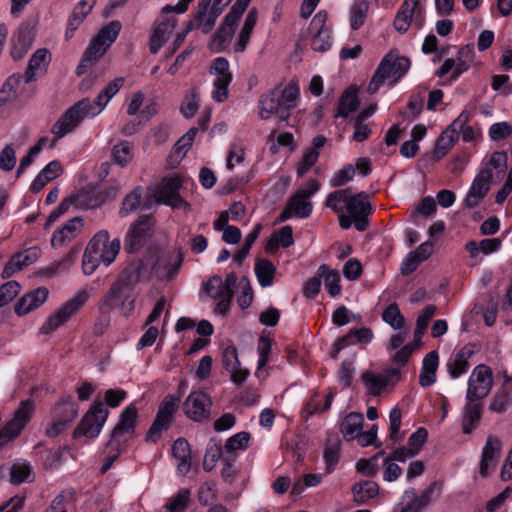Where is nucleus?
<instances>
[{
	"label": "nucleus",
	"mask_w": 512,
	"mask_h": 512,
	"mask_svg": "<svg viewBox=\"0 0 512 512\" xmlns=\"http://www.w3.org/2000/svg\"><path fill=\"white\" fill-rule=\"evenodd\" d=\"M250 433L242 431L229 437L225 443V449L229 452L244 450L248 446Z\"/></svg>",
	"instance_id": "obj_56"
},
{
	"label": "nucleus",
	"mask_w": 512,
	"mask_h": 512,
	"mask_svg": "<svg viewBox=\"0 0 512 512\" xmlns=\"http://www.w3.org/2000/svg\"><path fill=\"white\" fill-rule=\"evenodd\" d=\"M502 450L501 440L494 436L489 435L487 437L486 444L482 450V456L480 461V475L482 477L489 476V468H495L500 458Z\"/></svg>",
	"instance_id": "obj_20"
},
{
	"label": "nucleus",
	"mask_w": 512,
	"mask_h": 512,
	"mask_svg": "<svg viewBox=\"0 0 512 512\" xmlns=\"http://www.w3.org/2000/svg\"><path fill=\"white\" fill-rule=\"evenodd\" d=\"M353 500L357 504H364L379 493V486L376 482L365 480L355 483L352 486Z\"/></svg>",
	"instance_id": "obj_34"
},
{
	"label": "nucleus",
	"mask_w": 512,
	"mask_h": 512,
	"mask_svg": "<svg viewBox=\"0 0 512 512\" xmlns=\"http://www.w3.org/2000/svg\"><path fill=\"white\" fill-rule=\"evenodd\" d=\"M182 263L183 253L181 250H179L178 255L174 261H172L171 257L158 258L152 267V271L160 280H171L178 273Z\"/></svg>",
	"instance_id": "obj_23"
},
{
	"label": "nucleus",
	"mask_w": 512,
	"mask_h": 512,
	"mask_svg": "<svg viewBox=\"0 0 512 512\" xmlns=\"http://www.w3.org/2000/svg\"><path fill=\"white\" fill-rule=\"evenodd\" d=\"M438 362L439 357L436 351H431L424 357L419 376V383L422 387H428L435 383Z\"/></svg>",
	"instance_id": "obj_30"
},
{
	"label": "nucleus",
	"mask_w": 512,
	"mask_h": 512,
	"mask_svg": "<svg viewBox=\"0 0 512 512\" xmlns=\"http://www.w3.org/2000/svg\"><path fill=\"white\" fill-rule=\"evenodd\" d=\"M362 381L370 395L378 396L388 384V377L381 374H374L372 371H365L361 375Z\"/></svg>",
	"instance_id": "obj_43"
},
{
	"label": "nucleus",
	"mask_w": 512,
	"mask_h": 512,
	"mask_svg": "<svg viewBox=\"0 0 512 512\" xmlns=\"http://www.w3.org/2000/svg\"><path fill=\"white\" fill-rule=\"evenodd\" d=\"M34 411V400L27 399L20 403V406L14 412L13 418L0 431V446L6 445L21 433L30 421Z\"/></svg>",
	"instance_id": "obj_5"
},
{
	"label": "nucleus",
	"mask_w": 512,
	"mask_h": 512,
	"mask_svg": "<svg viewBox=\"0 0 512 512\" xmlns=\"http://www.w3.org/2000/svg\"><path fill=\"white\" fill-rule=\"evenodd\" d=\"M101 42L96 36L92 39L84 52L85 60H90V62L94 63L104 55L108 48H105Z\"/></svg>",
	"instance_id": "obj_64"
},
{
	"label": "nucleus",
	"mask_w": 512,
	"mask_h": 512,
	"mask_svg": "<svg viewBox=\"0 0 512 512\" xmlns=\"http://www.w3.org/2000/svg\"><path fill=\"white\" fill-rule=\"evenodd\" d=\"M414 13H417V15L421 14L419 0H404L394 19V28L399 33H405L411 25ZM414 23L418 28H421L423 24V19H418V16H416Z\"/></svg>",
	"instance_id": "obj_17"
},
{
	"label": "nucleus",
	"mask_w": 512,
	"mask_h": 512,
	"mask_svg": "<svg viewBox=\"0 0 512 512\" xmlns=\"http://www.w3.org/2000/svg\"><path fill=\"white\" fill-rule=\"evenodd\" d=\"M492 384L491 369L484 364L476 366L468 380L466 400L482 401L490 393Z\"/></svg>",
	"instance_id": "obj_9"
},
{
	"label": "nucleus",
	"mask_w": 512,
	"mask_h": 512,
	"mask_svg": "<svg viewBox=\"0 0 512 512\" xmlns=\"http://www.w3.org/2000/svg\"><path fill=\"white\" fill-rule=\"evenodd\" d=\"M141 200L142 188L138 186L125 196L119 214L124 217L134 212L140 206Z\"/></svg>",
	"instance_id": "obj_47"
},
{
	"label": "nucleus",
	"mask_w": 512,
	"mask_h": 512,
	"mask_svg": "<svg viewBox=\"0 0 512 512\" xmlns=\"http://www.w3.org/2000/svg\"><path fill=\"white\" fill-rule=\"evenodd\" d=\"M346 212L353 218L355 228L360 232L365 231L369 227L368 217L372 213L368 194L360 192L352 195L351 193L346 203Z\"/></svg>",
	"instance_id": "obj_12"
},
{
	"label": "nucleus",
	"mask_w": 512,
	"mask_h": 512,
	"mask_svg": "<svg viewBox=\"0 0 512 512\" xmlns=\"http://www.w3.org/2000/svg\"><path fill=\"white\" fill-rule=\"evenodd\" d=\"M146 270L147 266L142 259H134L121 271L116 281L133 290Z\"/></svg>",
	"instance_id": "obj_24"
},
{
	"label": "nucleus",
	"mask_w": 512,
	"mask_h": 512,
	"mask_svg": "<svg viewBox=\"0 0 512 512\" xmlns=\"http://www.w3.org/2000/svg\"><path fill=\"white\" fill-rule=\"evenodd\" d=\"M492 178L490 168H484L476 175L464 201L466 208H474L480 203L489 191Z\"/></svg>",
	"instance_id": "obj_16"
},
{
	"label": "nucleus",
	"mask_w": 512,
	"mask_h": 512,
	"mask_svg": "<svg viewBox=\"0 0 512 512\" xmlns=\"http://www.w3.org/2000/svg\"><path fill=\"white\" fill-rule=\"evenodd\" d=\"M89 251L102 259L106 266H109L116 258L120 250V240L118 238L109 240V233L105 230L96 233L89 241Z\"/></svg>",
	"instance_id": "obj_13"
},
{
	"label": "nucleus",
	"mask_w": 512,
	"mask_h": 512,
	"mask_svg": "<svg viewBox=\"0 0 512 512\" xmlns=\"http://www.w3.org/2000/svg\"><path fill=\"white\" fill-rule=\"evenodd\" d=\"M222 364L224 369L230 373L232 382L237 386H241L249 376L248 369H241L239 367L240 362L235 345H229L224 349L222 354Z\"/></svg>",
	"instance_id": "obj_19"
},
{
	"label": "nucleus",
	"mask_w": 512,
	"mask_h": 512,
	"mask_svg": "<svg viewBox=\"0 0 512 512\" xmlns=\"http://www.w3.org/2000/svg\"><path fill=\"white\" fill-rule=\"evenodd\" d=\"M359 106L358 90L355 87H349L340 97L338 111L335 117H347Z\"/></svg>",
	"instance_id": "obj_36"
},
{
	"label": "nucleus",
	"mask_w": 512,
	"mask_h": 512,
	"mask_svg": "<svg viewBox=\"0 0 512 512\" xmlns=\"http://www.w3.org/2000/svg\"><path fill=\"white\" fill-rule=\"evenodd\" d=\"M352 193L351 188L340 189L331 192L325 201V206L330 208L333 212L338 213L343 210V203H347L349 195Z\"/></svg>",
	"instance_id": "obj_48"
},
{
	"label": "nucleus",
	"mask_w": 512,
	"mask_h": 512,
	"mask_svg": "<svg viewBox=\"0 0 512 512\" xmlns=\"http://www.w3.org/2000/svg\"><path fill=\"white\" fill-rule=\"evenodd\" d=\"M107 103L105 95L100 92L94 101L85 98L68 108L51 128V133L55 135L51 147L55 145L58 139L64 137L79 126L86 117L99 114Z\"/></svg>",
	"instance_id": "obj_1"
},
{
	"label": "nucleus",
	"mask_w": 512,
	"mask_h": 512,
	"mask_svg": "<svg viewBox=\"0 0 512 512\" xmlns=\"http://www.w3.org/2000/svg\"><path fill=\"white\" fill-rule=\"evenodd\" d=\"M369 12V3L366 0L356 1L351 8L350 25L353 30H358L365 23Z\"/></svg>",
	"instance_id": "obj_45"
},
{
	"label": "nucleus",
	"mask_w": 512,
	"mask_h": 512,
	"mask_svg": "<svg viewBox=\"0 0 512 512\" xmlns=\"http://www.w3.org/2000/svg\"><path fill=\"white\" fill-rule=\"evenodd\" d=\"M121 27L122 26L119 21H111L98 32L96 37L102 41L101 43L105 46V48H109L111 44L117 39Z\"/></svg>",
	"instance_id": "obj_49"
},
{
	"label": "nucleus",
	"mask_w": 512,
	"mask_h": 512,
	"mask_svg": "<svg viewBox=\"0 0 512 512\" xmlns=\"http://www.w3.org/2000/svg\"><path fill=\"white\" fill-rule=\"evenodd\" d=\"M180 187L181 179L179 177L164 178L156 189V202L169 205L173 209L183 206L184 210L188 212L190 210V204L180 196Z\"/></svg>",
	"instance_id": "obj_11"
},
{
	"label": "nucleus",
	"mask_w": 512,
	"mask_h": 512,
	"mask_svg": "<svg viewBox=\"0 0 512 512\" xmlns=\"http://www.w3.org/2000/svg\"><path fill=\"white\" fill-rule=\"evenodd\" d=\"M318 274L320 276V279L324 278V285L328 290V293L335 297L337 296L341 291L340 286V274L337 270H330L327 265L322 264L318 268Z\"/></svg>",
	"instance_id": "obj_42"
},
{
	"label": "nucleus",
	"mask_w": 512,
	"mask_h": 512,
	"mask_svg": "<svg viewBox=\"0 0 512 512\" xmlns=\"http://www.w3.org/2000/svg\"><path fill=\"white\" fill-rule=\"evenodd\" d=\"M483 404L481 401L467 400L463 408L462 431L464 434H470L476 428L481 420Z\"/></svg>",
	"instance_id": "obj_28"
},
{
	"label": "nucleus",
	"mask_w": 512,
	"mask_h": 512,
	"mask_svg": "<svg viewBox=\"0 0 512 512\" xmlns=\"http://www.w3.org/2000/svg\"><path fill=\"white\" fill-rule=\"evenodd\" d=\"M54 415L63 419L66 423H72L78 415V405L72 396L63 397L54 408Z\"/></svg>",
	"instance_id": "obj_38"
},
{
	"label": "nucleus",
	"mask_w": 512,
	"mask_h": 512,
	"mask_svg": "<svg viewBox=\"0 0 512 512\" xmlns=\"http://www.w3.org/2000/svg\"><path fill=\"white\" fill-rule=\"evenodd\" d=\"M176 26L175 18H164L161 21H156L154 24V31L149 41V49L152 54L158 53Z\"/></svg>",
	"instance_id": "obj_22"
},
{
	"label": "nucleus",
	"mask_w": 512,
	"mask_h": 512,
	"mask_svg": "<svg viewBox=\"0 0 512 512\" xmlns=\"http://www.w3.org/2000/svg\"><path fill=\"white\" fill-rule=\"evenodd\" d=\"M74 196L76 206L81 209H94L105 202L102 192L96 189H80Z\"/></svg>",
	"instance_id": "obj_33"
},
{
	"label": "nucleus",
	"mask_w": 512,
	"mask_h": 512,
	"mask_svg": "<svg viewBox=\"0 0 512 512\" xmlns=\"http://www.w3.org/2000/svg\"><path fill=\"white\" fill-rule=\"evenodd\" d=\"M222 456V446L219 443L210 444L205 452L203 459V469L207 472L211 471L217 461Z\"/></svg>",
	"instance_id": "obj_54"
},
{
	"label": "nucleus",
	"mask_w": 512,
	"mask_h": 512,
	"mask_svg": "<svg viewBox=\"0 0 512 512\" xmlns=\"http://www.w3.org/2000/svg\"><path fill=\"white\" fill-rule=\"evenodd\" d=\"M20 292V285L16 281H8L0 286V308L11 302Z\"/></svg>",
	"instance_id": "obj_57"
},
{
	"label": "nucleus",
	"mask_w": 512,
	"mask_h": 512,
	"mask_svg": "<svg viewBox=\"0 0 512 512\" xmlns=\"http://www.w3.org/2000/svg\"><path fill=\"white\" fill-rule=\"evenodd\" d=\"M410 60L406 56H399L393 52L386 54L379 63L367 87L369 94H375L386 80L391 79L393 86L409 70Z\"/></svg>",
	"instance_id": "obj_3"
},
{
	"label": "nucleus",
	"mask_w": 512,
	"mask_h": 512,
	"mask_svg": "<svg viewBox=\"0 0 512 512\" xmlns=\"http://www.w3.org/2000/svg\"><path fill=\"white\" fill-rule=\"evenodd\" d=\"M178 402L179 398L173 395L166 396L161 402L157 415L146 434L145 440L147 442L156 443L161 438L162 432L168 430L177 410Z\"/></svg>",
	"instance_id": "obj_6"
},
{
	"label": "nucleus",
	"mask_w": 512,
	"mask_h": 512,
	"mask_svg": "<svg viewBox=\"0 0 512 512\" xmlns=\"http://www.w3.org/2000/svg\"><path fill=\"white\" fill-rule=\"evenodd\" d=\"M211 406L210 397L202 391H196L186 398L183 403V410L191 420L202 422L209 420Z\"/></svg>",
	"instance_id": "obj_14"
},
{
	"label": "nucleus",
	"mask_w": 512,
	"mask_h": 512,
	"mask_svg": "<svg viewBox=\"0 0 512 512\" xmlns=\"http://www.w3.org/2000/svg\"><path fill=\"white\" fill-rule=\"evenodd\" d=\"M152 225L153 222L150 215H141L138 217L126 236L125 250L128 253H135L144 246L148 231Z\"/></svg>",
	"instance_id": "obj_15"
},
{
	"label": "nucleus",
	"mask_w": 512,
	"mask_h": 512,
	"mask_svg": "<svg viewBox=\"0 0 512 512\" xmlns=\"http://www.w3.org/2000/svg\"><path fill=\"white\" fill-rule=\"evenodd\" d=\"M241 294L237 298L238 305L241 309L248 308L253 300V290L248 277L243 276L240 279Z\"/></svg>",
	"instance_id": "obj_59"
},
{
	"label": "nucleus",
	"mask_w": 512,
	"mask_h": 512,
	"mask_svg": "<svg viewBox=\"0 0 512 512\" xmlns=\"http://www.w3.org/2000/svg\"><path fill=\"white\" fill-rule=\"evenodd\" d=\"M331 46L329 32L323 28V26L318 30L317 34H315L311 39V47L314 51L317 52H325Z\"/></svg>",
	"instance_id": "obj_62"
},
{
	"label": "nucleus",
	"mask_w": 512,
	"mask_h": 512,
	"mask_svg": "<svg viewBox=\"0 0 512 512\" xmlns=\"http://www.w3.org/2000/svg\"><path fill=\"white\" fill-rule=\"evenodd\" d=\"M257 10L255 8L251 9L244 21L243 27L240 31L239 38L237 43L235 44V52H243L247 44L249 43L250 36L257 22Z\"/></svg>",
	"instance_id": "obj_37"
},
{
	"label": "nucleus",
	"mask_w": 512,
	"mask_h": 512,
	"mask_svg": "<svg viewBox=\"0 0 512 512\" xmlns=\"http://www.w3.org/2000/svg\"><path fill=\"white\" fill-rule=\"evenodd\" d=\"M313 148L307 150L301 162L297 166V175L303 176L318 160L319 152L317 149L324 146L326 143V137L318 135L313 139Z\"/></svg>",
	"instance_id": "obj_31"
},
{
	"label": "nucleus",
	"mask_w": 512,
	"mask_h": 512,
	"mask_svg": "<svg viewBox=\"0 0 512 512\" xmlns=\"http://www.w3.org/2000/svg\"><path fill=\"white\" fill-rule=\"evenodd\" d=\"M312 210V202L296 192L288 199L277 221L284 222L293 216L297 218H307L311 215Z\"/></svg>",
	"instance_id": "obj_18"
},
{
	"label": "nucleus",
	"mask_w": 512,
	"mask_h": 512,
	"mask_svg": "<svg viewBox=\"0 0 512 512\" xmlns=\"http://www.w3.org/2000/svg\"><path fill=\"white\" fill-rule=\"evenodd\" d=\"M34 473L32 466L27 461H18L14 463L10 470V482L12 484H21L23 482H32Z\"/></svg>",
	"instance_id": "obj_41"
},
{
	"label": "nucleus",
	"mask_w": 512,
	"mask_h": 512,
	"mask_svg": "<svg viewBox=\"0 0 512 512\" xmlns=\"http://www.w3.org/2000/svg\"><path fill=\"white\" fill-rule=\"evenodd\" d=\"M298 96L299 88L295 83H289L284 88H273L259 98L260 118L267 120L276 115L280 122L287 121L290 118V110L297 104Z\"/></svg>",
	"instance_id": "obj_2"
},
{
	"label": "nucleus",
	"mask_w": 512,
	"mask_h": 512,
	"mask_svg": "<svg viewBox=\"0 0 512 512\" xmlns=\"http://www.w3.org/2000/svg\"><path fill=\"white\" fill-rule=\"evenodd\" d=\"M237 22V20L231 22L228 20V15L225 16L223 23L213 35L212 42L210 43L212 51L221 52L227 47L232 39Z\"/></svg>",
	"instance_id": "obj_27"
},
{
	"label": "nucleus",
	"mask_w": 512,
	"mask_h": 512,
	"mask_svg": "<svg viewBox=\"0 0 512 512\" xmlns=\"http://www.w3.org/2000/svg\"><path fill=\"white\" fill-rule=\"evenodd\" d=\"M48 294L49 291L46 287H38L26 293L15 304V313L18 316H23L37 309L47 300Z\"/></svg>",
	"instance_id": "obj_21"
},
{
	"label": "nucleus",
	"mask_w": 512,
	"mask_h": 512,
	"mask_svg": "<svg viewBox=\"0 0 512 512\" xmlns=\"http://www.w3.org/2000/svg\"><path fill=\"white\" fill-rule=\"evenodd\" d=\"M172 456L178 461L177 471L186 475L191 469L192 457L189 442L185 438H178L172 445Z\"/></svg>",
	"instance_id": "obj_25"
},
{
	"label": "nucleus",
	"mask_w": 512,
	"mask_h": 512,
	"mask_svg": "<svg viewBox=\"0 0 512 512\" xmlns=\"http://www.w3.org/2000/svg\"><path fill=\"white\" fill-rule=\"evenodd\" d=\"M209 73L215 78L213 80L214 90L212 98L218 103L228 98V87L232 82V73L229 71V62L224 57H217L209 67Z\"/></svg>",
	"instance_id": "obj_10"
},
{
	"label": "nucleus",
	"mask_w": 512,
	"mask_h": 512,
	"mask_svg": "<svg viewBox=\"0 0 512 512\" xmlns=\"http://www.w3.org/2000/svg\"><path fill=\"white\" fill-rule=\"evenodd\" d=\"M382 319L394 329H401L405 324V318L396 303L390 304L383 311Z\"/></svg>",
	"instance_id": "obj_50"
},
{
	"label": "nucleus",
	"mask_w": 512,
	"mask_h": 512,
	"mask_svg": "<svg viewBox=\"0 0 512 512\" xmlns=\"http://www.w3.org/2000/svg\"><path fill=\"white\" fill-rule=\"evenodd\" d=\"M204 290L211 298H219L228 292L223 288V281L220 276L214 275L204 284Z\"/></svg>",
	"instance_id": "obj_61"
},
{
	"label": "nucleus",
	"mask_w": 512,
	"mask_h": 512,
	"mask_svg": "<svg viewBox=\"0 0 512 512\" xmlns=\"http://www.w3.org/2000/svg\"><path fill=\"white\" fill-rule=\"evenodd\" d=\"M456 142L457 136L450 135L449 131H444L436 141L433 158L435 160L442 159Z\"/></svg>",
	"instance_id": "obj_46"
},
{
	"label": "nucleus",
	"mask_w": 512,
	"mask_h": 512,
	"mask_svg": "<svg viewBox=\"0 0 512 512\" xmlns=\"http://www.w3.org/2000/svg\"><path fill=\"white\" fill-rule=\"evenodd\" d=\"M132 291L128 287L115 281L109 292L100 300L99 309L102 314H108L112 309L119 308L125 314L134 309V297Z\"/></svg>",
	"instance_id": "obj_7"
},
{
	"label": "nucleus",
	"mask_w": 512,
	"mask_h": 512,
	"mask_svg": "<svg viewBox=\"0 0 512 512\" xmlns=\"http://www.w3.org/2000/svg\"><path fill=\"white\" fill-rule=\"evenodd\" d=\"M88 297L89 295L86 291H81L72 299L66 301L47 318L45 323L41 326L40 332L43 334H51L65 324L87 302Z\"/></svg>",
	"instance_id": "obj_4"
},
{
	"label": "nucleus",
	"mask_w": 512,
	"mask_h": 512,
	"mask_svg": "<svg viewBox=\"0 0 512 512\" xmlns=\"http://www.w3.org/2000/svg\"><path fill=\"white\" fill-rule=\"evenodd\" d=\"M471 65L472 64H470L468 60H463L459 57H456L455 59L447 58L436 71L435 75L441 78L448 72H450L453 69V67H458L459 69L465 72L470 68Z\"/></svg>",
	"instance_id": "obj_55"
},
{
	"label": "nucleus",
	"mask_w": 512,
	"mask_h": 512,
	"mask_svg": "<svg viewBox=\"0 0 512 512\" xmlns=\"http://www.w3.org/2000/svg\"><path fill=\"white\" fill-rule=\"evenodd\" d=\"M96 0H81L73 9L67 22V29L65 32L66 40L73 37L74 32L79 25L84 21L86 16L91 12Z\"/></svg>",
	"instance_id": "obj_26"
},
{
	"label": "nucleus",
	"mask_w": 512,
	"mask_h": 512,
	"mask_svg": "<svg viewBox=\"0 0 512 512\" xmlns=\"http://www.w3.org/2000/svg\"><path fill=\"white\" fill-rule=\"evenodd\" d=\"M231 1L232 0H214L208 13L207 19L205 20L204 34L209 33L213 29L216 19L221 15L224 8Z\"/></svg>",
	"instance_id": "obj_52"
},
{
	"label": "nucleus",
	"mask_w": 512,
	"mask_h": 512,
	"mask_svg": "<svg viewBox=\"0 0 512 512\" xmlns=\"http://www.w3.org/2000/svg\"><path fill=\"white\" fill-rule=\"evenodd\" d=\"M428 438V432L425 428L420 427L414 433H412L408 439L409 445V456L413 457L419 453L422 446L425 444Z\"/></svg>",
	"instance_id": "obj_53"
},
{
	"label": "nucleus",
	"mask_w": 512,
	"mask_h": 512,
	"mask_svg": "<svg viewBox=\"0 0 512 512\" xmlns=\"http://www.w3.org/2000/svg\"><path fill=\"white\" fill-rule=\"evenodd\" d=\"M190 491L186 488L180 489L165 505L169 512H182L189 504Z\"/></svg>",
	"instance_id": "obj_51"
},
{
	"label": "nucleus",
	"mask_w": 512,
	"mask_h": 512,
	"mask_svg": "<svg viewBox=\"0 0 512 512\" xmlns=\"http://www.w3.org/2000/svg\"><path fill=\"white\" fill-rule=\"evenodd\" d=\"M364 423V418L361 413L351 412L341 423V432L343 436L348 440H354L359 435Z\"/></svg>",
	"instance_id": "obj_35"
},
{
	"label": "nucleus",
	"mask_w": 512,
	"mask_h": 512,
	"mask_svg": "<svg viewBox=\"0 0 512 512\" xmlns=\"http://www.w3.org/2000/svg\"><path fill=\"white\" fill-rule=\"evenodd\" d=\"M137 412L138 411L134 403L130 404L122 411L119 422L112 430V439H117L125 433L134 431L135 423L137 420Z\"/></svg>",
	"instance_id": "obj_29"
},
{
	"label": "nucleus",
	"mask_w": 512,
	"mask_h": 512,
	"mask_svg": "<svg viewBox=\"0 0 512 512\" xmlns=\"http://www.w3.org/2000/svg\"><path fill=\"white\" fill-rule=\"evenodd\" d=\"M341 443L338 437H329L326 441L323 457L327 473H331L340 458Z\"/></svg>",
	"instance_id": "obj_39"
},
{
	"label": "nucleus",
	"mask_w": 512,
	"mask_h": 512,
	"mask_svg": "<svg viewBox=\"0 0 512 512\" xmlns=\"http://www.w3.org/2000/svg\"><path fill=\"white\" fill-rule=\"evenodd\" d=\"M112 159L117 165L126 167L133 159V144L124 140L114 145Z\"/></svg>",
	"instance_id": "obj_44"
},
{
	"label": "nucleus",
	"mask_w": 512,
	"mask_h": 512,
	"mask_svg": "<svg viewBox=\"0 0 512 512\" xmlns=\"http://www.w3.org/2000/svg\"><path fill=\"white\" fill-rule=\"evenodd\" d=\"M50 53L47 49H38L30 58L28 67L24 73L25 83H30L35 80V73L37 70H45L50 61Z\"/></svg>",
	"instance_id": "obj_32"
},
{
	"label": "nucleus",
	"mask_w": 512,
	"mask_h": 512,
	"mask_svg": "<svg viewBox=\"0 0 512 512\" xmlns=\"http://www.w3.org/2000/svg\"><path fill=\"white\" fill-rule=\"evenodd\" d=\"M272 349V339L269 335L262 334L259 338L258 352L259 361L257 370L262 369L269 361V355Z\"/></svg>",
	"instance_id": "obj_58"
},
{
	"label": "nucleus",
	"mask_w": 512,
	"mask_h": 512,
	"mask_svg": "<svg viewBox=\"0 0 512 512\" xmlns=\"http://www.w3.org/2000/svg\"><path fill=\"white\" fill-rule=\"evenodd\" d=\"M512 135V125L508 122H498L490 126L489 137L493 141H501Z\"/></svg>",
	"instance_id": "obj_63"
},
{
	"label": "nucleus",
	"mask_w": 512,
	"mask_h": 512,
	"mask_svg": "<svg viewBox=\"0 0 512 512\" xmlns=\"http://www.w3.org/2000/svg\"><path fill=\"white\" fill-rule=\"evenodd\" d=\"M276 273L275 265L267 259H258L255 263V274L257 280L262 287L273 284Z\"/></svg>",
	"instance_id": "obj_40"
},
{
	"label": "nucleus",
	"mask_w": 512,
	"mask_h": 512,
	"mask_svg": "<svg viewBox=\"0 0 512 512\" xmlns=\"http://www.w3.org/2000/svg\"><path fill=\"white\" fill-rule=\"evenodd\" d=\"M46 140L47 138L45 137L40 138L38 142L30 148L28 154L21 159L19 167L16 171V177H20L24 170L32 164L34 157L40 153Z\"/></svg>",
	"instance_id": "obj_60"
},
{
	"label": "nucleus",
	"mask_w": 512,
	"mask_h": 512,
	"mask_svg": "<svg viewBox=\"0 0 512 512\" xmlns=\"http://www.w3.org/2000/svg\"><path fill=\"white\" fill-rule=\"evenodd\" d=\"M108 409L103 402H97L85 413L81 422L73 432V437L85 436L95 438L100 433L101 428L108 417Z\"/></svg>",
	"instance_id": "obj_8"
}]
</instances>
